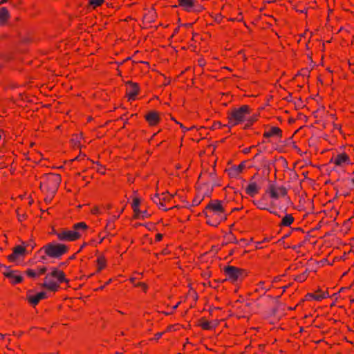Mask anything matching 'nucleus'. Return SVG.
<instances>
[{"label":"nucleus","mask_w":354,"mask_h":354,"mask_svg":"<svg viewBox=\"0 0 354 354\" xmlns=\"http://www.w3.org/2000/svg\"><path fill=\"white\" fill-rule=\"evenodd\" d=\"M228 127H234L244 124L245 128L252 127L258 120V115L252 113L250 106L244 104L232 109L227 113Z\"/></svg>","instance_id":"nucleus-1"},{"label":"nucleus","mask_w":354,"mask_h":354,"mask_svg":"<svg viewBox=\"0 0 354 354\" xmlns=\"http://www.w3.org/2000/svg\"><path fill=\"white\" fill-rule=\"evenodd\" d=\"M203 213L206 217L207 223L214 227L225 221L227 216L223 201L219 200L210 201L203 210Z\"/></svg>","instance_id":"nucleus-2"},{"label":"nucleus","mask_w":354,"mask_h":354,"mask_svg":"<svg viewBox=\"0 0 354 354\" xmlns=\"http://www.w3.org/2000/svg\"><path fill=\"white\" fill-rule=\"evenodd\" d=\"M61 181V176L57 174H47L41 178L40 189L46 194L45 201L50 202L52 200L59 187Z\"/></svg>","instance_id":"nucleus-3"},{"label":"nucleus","mask_w":354,"mask_h":354,"mask_svg":"<svg viewBox=\"0 0 354 354\" xmlns=\"http://www.w3.org/2000/svg\"><path fill=\"white\" fill-rule=\"evenodd\" d=\"M88 226L85 222L75 223L71 230L62 229L55 232L57 238L60 241H75L80 239L88 230Z\"/></svg>","instance_id":"nucleus-4"},{"label":"nucleus","mask_w":354,"mask_h":354,"mask_svg":"<svg viewBox=\"0 0 354 354\" xmlns=\"http://www.w3.org/2000/svg\"><path fill=\"white\" fill-rule=\"evenodd\" d=\"M68 247L66 245L57 243H50L44 245L41 251L50 258H60L68 252Z\"/></svg>","instance_id":"nucleus-5"},{"label":"nucleus","mask_w":354,"mask_h":354,"mask_svg":"<svg viewBox=\"0 0 354 354\" xmlns=\"http://www.w3.org/2000/svg\"><path fill=\"white\" fill-rule=\"evenodd\" d=\"M223 272L226 277V280L232 283L242 281L247 276V272L244 269L234 266H225L223 268Z\"/></svg>","instance_id":"nucleus-6"},{"label":"nucleus","mask_w":354,"mask_h":354,"mask_svg":"<svg viewBox=\"0 0 354 354\" xmlns=\"http://www.w3.org/2000/svg\"><path fill=\"white\" fill-rule=\"evenodd\" d=\"M173 198L174 196L169 192H164L161 194H156L152 198V200L160 209L164 211H168L169 209H171L176 207L171 203Z\"/></svg>","instance_id":"nucleus-7"},{"label":"nucleus","mask_w":354,"mask_h":354,"mask_svg":"<svg viewBox=\"0 0 354 354\" xmlns=\"http://www.w3.org/2000/svg\"><path fill=\"white\" fill-rule=\"evenodd\" d=\"M287 189L282 185H277L275 183L269 184L266 190V194L271 198L272 201L279 200L287 195Z\"/></svg>","instance_id":"nucleus-8"},{"label":"nucleus","mask_w":354,"mask_h":354,"mask_svg":"<svg viewBox=\"0 0 354 354\" xmlns=\"http://www.w3.org/2000/svg\"><path fill=\"white\" fill-rule=\"evenodd\" d=\"M178 6L187 12L200 13L205 10L197 0H178Z\"/></svg>","instance_id":"nucleus-9"},{"label":"nucleus","mask_w":354,"mask_h":354,"mask_svg":"<svg viewBox=\"0 0 354 354\" xmlns=\"http://www.w3.org/2000/svg\"><path fill=\"white\" fill-rule=\"evenodd\" d=\"M268 194H263L261 197L257 200L252 201L253 204L259 209L269 211L270 213L277 214L275 211L271 210L270 208L274 207L272 202H270Z\"/></svg>","instance_id":"nucleus-10"},{"label":"nucleus","mask_w":354,"mask_h":354,"mask_svg":"<svg viewBox=\"0 0 354 354\" xmlns=\"http://www.w3.org/2000/svg\"><path fill=\"white\" fill-rule=\"evenodd\" d=\"M26 248L24 245H17L12 249V252L8 256V259L11 263L17 262L26 255Z\"/></svg>","instance_id":"nucleus-11"},{"label":"nucleus","mask_w":354,"mask_h":354,"mask_svg":"<svg viewBox=\"0 0 354 354\" xmlns=\"http://www.w3.org/2000/svg\"><path fill=\"white\" fill-rule=\"evenodd\" d=\"M126 96L129 100H135L136 96L139 94L140 86L136 82L128 81L126 82Z\"/></svg>","instance_id":"nucleus-12"},{"label":"nucleus","mask_w":354,"mask_h":354,"mask_svg":"<svg viewBox=\"0 0 354 354\" xmlns=\"http://www.w3.org/2000/svg\"><path fill=\"white\" fill-rule=\"evenodd\" d=\"M254 176H253L250 180L248 185L245 189V192L247 195L250 197H254L257 196L261 189V185L259 183L254 180Z\"/></svg>","instance_id":"nucleus-13"},{"label":"nucleus","mask_w":354,"mask_h":354,"mask_svg":"<svg viewBox=\"0 0 354 354\" xmlns=\"http://www.w3.org/2000/svg\"><path fill=\"white\" fill-rule=\"evenodd\" d=\"M282 136V130L278 127H266L263 133V138L267 140L271 138L281 139Z\"/></svg>","instance_id":"nucleus-14"},{"label":"nucleus","mask_w":354,"mask_h":354,"mask_svg":"<svg viewBox=\"0 0 354 354\" xmlns=\"http://www.w3.org/2000/svg\"><path fill=\"white\" fill-rule=\"evenodd\" d=\"M205 187H207V191L203 192L202 187L198 190L197 195L193 199V205H198L203 201L205 196L208 197L210 196L212 189V187L209 184H205Z\"/></svg>","instance_id":"nucleus-15"},{"label":"nucleus","mask_w":354,"mask_h":354,"mask_svg":"<svg viewBox=\"0 0 354 354\" xmlns=\"http://www.w3.org/2000/svg\"><path fill=\"white\" fill-rule=\"evenodd\" d=\"M4 276L8 278L12 284H18L23 281V277L17 270H8L3 272Z\"/></svg>","instance_id":"nucleus-16"},{"label":"nucleus","mask_w":354,"mask_h":354,"mask_svg":"<svg viewBox=\"0 0 354 354\" xmlns=\"http://www.w3.org/2000/svg\"><path fill=\"white\" fill-rule=\"evenodd\" d=\"M46 297V294L44 292H40L35 295L30 293L27 294L26 299L29 304L32 306H36L41 300Z\"/></svg>","instance_id":"nucleus-17"},{"label":"nucleus","mask_w":354,"mask_h":354,"mask_svg":"<svg viewBox=\"0 0 354 354\" xmlns=\"http://www.w3.org/2000/svg\"><path fill=\"white\" fill-rule=\"evenodd\" d=\"M245 167V162H241L239 165H234L227 170L228 175L231 178H237L243 172Z\"/></svg>","instance_id":"nucleus-18"},{"label":"nucleus","mask_w":354,"mask_h":354,"mask_svg":"<svg viewBox=\"0 0 354 354\" xmlns=\"http://www.w3.org/2000/svg\"><path fill=\"white\" fill-rule=\"evenodd\" d=\"M331 162L336 166H342L343 165L350 164V158L346 153L337 154L335 158L331 159Z\"/></svg>","instance_id":"nucleus-19"},{"label":"nucleus","mask_w":354,"mask_h":354,"mask_svg":"<svg viewBox=\"0 0 354 354\" xmlns=\"http://www.w3.org/2000/svg\"><path fill=\"white\" fill-rule=\"evenodd\" d=\"M218 320H212V321H208L204 318H201L199 321L198 326L203 329V330H213L215 329L218 326Z\"/></svg>","instance_id":"nucleus-20"},{"label":"nucleus","mask_w":354,"mask_h":354,"mask_svg":"<svg viewBox=\"0 0 354 354\" xmlns=\"http://www.w3.org/2000/svg\"><path fill=\"white\" fill-rule=\"evenodd\" d=\"M306 297L308 300L313 299L315 301H322V299L328 297L329 295L327 292L322 291V290H317L314 292L308 293Z\"/></svg>","instance_id":"nucleus-21"},{"label":"nucleus","mask_w":354,"mask_h":354,"mask_svg":"<svg viewBox=\"0 0 354 354\" xmlns=\"http://www.w3.org/2000/svg\"><path fill=\"white\" fill-rule=\"evenodd\" d=\"M44 286L51 291H56L59 287V283L47 274L45 277Z\"/></svg>","instance_id":"nucleus-22"},{"label":"nucleus","mask_w":354,"mask_h":354,"mask_svg":"<svg viewBox=\"0 0 354 354\" xmlns=\"http://www.w3.org/2000/svg\"><path fill=\"white\" fill-rule=\"evenodd\" d=\"M145 119L150 126H156L160 120L159 113L156 111H151L145 115Z\"/></svg>","instance_id":"nucleus-23"},{"label":"nucleus","mask_w":354,"mask_h":354,"mask_svg":"<svg viewBox=\"0 0 354 354\" xmlns=\"http://www.w3.org/2000/svg\"><path fill=\"white\" fill-rule=\"evenodd\" d=\"M46 271V268L45 266H40L37 269H28L26 271V274L30 278H37L43 275Z\"/></svg>","instance_id":"nucleus-24"},{"label":"nucleus","mask_w":354,"mask_h":354,"mask_svg":"<svg viewBox=\"0 0 354 354\" xmlns=\"http://www.w3.org/2000/svg\"><path fill=\"white\" fill-rule=\"evenodd\" d=\"M48 275H50L51 278L56 279V281L59 283L66 280L64 272L58 269L53 270L50 273L48 274Z\"/></svg>","instance_id":"nucleus-25"},{"label":"nucleus","mask_w":354,"mask_h":354,"mask_svg":"<svg viewBox=\"0 0 354 354\" xmlns=\"http://www.w3.org/2000/svg\"><path fill=\"white\" fill-rule=\"evenodd\" d=\"M310 270L308 268H305L301 273L292 276L293 279L299 283L305 281L309 276Z\"/></svg>","instance_id":"nucleus-26"},{"label":"nucleus","mask_w":354,"mask_h":354,"mask_svg":"<svg viewBox=\"0 0 354 354\" xmlns=\"http://www.w3.org/2000/svg\"><path fill=\"white\" fill-rule=\"evenodd\" d=\"M10 18V13L5 7L0 8V26L4 25Z\"/></svg>","instance_id":"nucleus-27"},{"label":"nucleus","mask_w":354,"mask_h":354,"mask_svg":"<svg viewBox=\"0 0 354 354\" xmlns=\"http://www.w3.org/2000/svg\"><path fill=\"white\" fill-rule=\"evenodd\" d=\"M294 221H295V218L293 217V216L292 214H286L282 218L279 225L281 227H288V226H290L291 224H292Z\"/></svg>","instance_id":"nucleus-28"},{"label":"nucleus","mask_w":354,"mask_h":354,"mask_svg":"<svg viewBox=\"0 0 354 354\" xmlns=\"http://www.w3.org/2000/svg\"><path fill=\"white\" fill-rule=\"evenodd\" d=\"M97 263V272H101L103 269H104L106 266V259L104 256L100 255L97 257L96 259Z\"/></svg>","instance_id":"nucleus-29"},{"label":"nucleus","mask_w":354,"mask_h":354,"mask_svg":"<svg viewBox=\"0 0 354 354\" xmlns=\"http://www.w3.org/2000/svg\"><path fill=\"white\" fill-rule=\"evenodd\" d=\"M141 200L139 197L136 196V192H134V196H133L131 207L133 212V214L140 210Z\"/></svg>","instance_id":"nucleus-30"},{"label":"nucleus","mask_w":354,"mask_h":354,"mask_svg":"<svg viewBox=\"0 0 354 354\" xmlns=\"http://www.w3.org/2000/svg\"><path fill=\"white\" fill-rule=\"evenodd\" d=\"M151 216V213H150L148 210L140 209L133 214V217L137 219H145L149 218Z\"/></svg>","instance_id":"nucleus-31"},{"label":"nucleus","mask_w":354,"mask_h":354,"mask_svg":"<svg viewBox=\"0 0 354 354\" xmlns=\"http://www.w3.org/2000/svg\"><path fill=\"white\" fill-rule=\"evenodd\" d=\"M81 140H82V135L81 134H75L72 136V138L71 139V142L74 147L78 148L80 146Z\"/></svg>","instance_id":"nucleus-32"},{"label":"nucleus","mask_w":354,"mask_h":354,"mask_svg":"<svg viewBox=\"0 0 354 354\" xmlns=\"http://www.w3.org/2000/svg\"><path fill=\"white\" fill-rule=\"evenodd\" d=\"M124 209V206L122 207L119 210V214H113L111 215L107 220L112 222H115L120 216V215L123 213Z\"/></svg>","instance_id":"nucleus-33"},{"label":"nucleus","mask_w":354,"mask_h":354,"mask_svg":"<svg viewBox=\"0 0 354 354\" xmlns=\"http://www.w3.org/2000/svg\"><path fill=\"white\" fill-rule=\"evenodd\" d=\"M115 222L106 221V225L105 226V230L106 232L110 233L111 231L115 230Z\"/></svg>","instance_id":"nucleus-34"},{"label":"nucleus","mask_w":354,"mask_h":354,"mask_svg":"<svg viewBox=\"0 0 354 354\" xmlns=\"http://www.w3.org/2000/svg\"><path fill=\"white\" fill-rule=\"evenodd\" d=\"M104 0H89V3L93 7H97L101 6Z\"/></svg>","instance_id":"nucleus-35"},{"label":"nucleus","mask_w":354,"mask_h":354,"mask_svg":"<svg viewBox=\"0 0 354 354\" xmlns=\"http://www.w3.org/2000/svg\"><path fill=\"white\" fill-rule=\"evenodd\" d=\"M135 287H140L144 292H147L148 289L147 285L143 282L137 283L136 284H135Z\"/></svg>","instance_id":"nucleus-36"},{"label":"nucleus","mask_w":354,"mask_h":354,"mask_svg":"<svg viewBox=\"0 0 354 354\" xmlns=\"http://www.w3.org/2000/svg\"><path fill=\"white\" fill-rule=\"evenodd\" d=\"M180 128L182 129L183 133H186L187 131L192 130L195 128L194 126H192L189 128L185 127L182 123H179Z\"/></svg>","instance_id":"nucleus-37"},{"label":"nucleus","mask_w":354,"mask_h":354,"mask_svg":"<svg viewBox=\"0 0 354 354\" xmlns=\"http://www.w3.org/2000/svg\"><path fill=\"white\" fill-rule=\"evenodd\" d=\"M255 249L256 250H260L264 248L266 246L262 243L261 241H257L254 243Z\"/></svg>","instance_id":"nucleus-38"},{"label":"nucleus","mask_w":354,"mask_h":354,"mask_svg":"<svg viewBox=\"0 0 354 354\" xmlns=\"http://www.w3.org/2000/svg\"><path fill=\"white\" fill-rule=\"evenodd\" d=\"M91 213L93 214H99L100 213V208L97 206L95 207H93L92 209H91Z\"/></svg>","instance_id":"nucleus-39"},{"label":"nucleus","mask_w":354,"mask_h":354,"mask_svg":"<svg viewBox=\"0 0 354 354\" xmlns=\"http://www.w3.org/2000/svg\"><path fill=\"white\" fill-rule=\"evenodd\" d=\"M163 235L160 233H158L155 236V241L159 242L162 239Z\"/></svg>","instance_id":"nucleus-40"},{"label":"nucleus","mask_w":354,"mask_h":354,"mask_svg":"<svg viewBox=\"0 0 354 354\" xmlns=\"http://www.w3.org/2000/svg\"><path fill=\"white\" fill-rule=\"evenodd\" d=\"M254 146H251V147H250L244 148V149H243V153L244 154H248V153H249L251 151V149H252V148H254Z\"/></svg>","instance_id":"nucleus-41"},{"label":"nucleus","mask_w":354,"mask_h":354,"mask_svg":"<svg viewBox=\"0 0 354 354\" xmlns=\"http://www.w3.org/2000/svg\"><path fill=\"white\" fill-rule=\"evenodd\" d=\"M223 19V16L221 14H218L215 17V21L218 23H221Z\"/></svg>","instance_id":"nucleus-42"},{"label":"nucleus","mask_w":354,"mask_h":354,"mask_svg":"<svg viewBox=\"0 0 354 354\" xmlns=\"http://www.w3.org/2000/svg\"><path fill=\"white\" fill-rule=\"evenodd\" d=\"M163 333H157L154 335V339L158 340L162 336Z\"/></svg>","instance_id":"nucleus-43"},{"label":"nucleus","mask_w":354,"mask_h":354,"mask_svg":"<svg viewBox=\"0 0 354 354\" xmlns=\"http://www.w3.org/2000/svg\"><path fill=\"white\" fill-rule=\"evenodd\" d=\"M225 125H223L220 122H217L216 123H215L214 124V127L215 128H218V129H221L223 127H224Z\"/></svg>","instance_id":"nucleus-44"},{"label":"nucleus","mask_w":354,"mask_h":354,"mask_svg":"<svg viewBox=\"0 0 354 354\" xmlns=\"http://www.w3.org/2000/svg\"><path fill=\"white\" fill-rule=\"evenodd\" d=\"M243 16H242V13H241V12H240V13L239 14L238 17H236V21H243Z\"/></svg>","instance_id":"nucleus-45"},{"label":"nucleus","mask_w":354,"mask_h":354,"mask_svg":"<svg viewBox=\"0 0 354 354\" xmlns=\"http://www.w3.org/2000/svg\"><path fill=\"white\" fill-rule=\"evenodd\" d=\"M270 240V238H264L262 241H261V242H262V243L264 245V243H269Z\"/></svg>","instance_id":"nucleus-46"},{"label":"nucleus","mask_w":354,"mask_h":354,"mask_svg":"<svg viewBox=\"0 0 354 354\" xmlns=\"http://www.w3.org/2000/svg\"><path fill=\"white\" fill-rule=\"evenodd\" d=\"M270 240V238H264L262 241H261V242H262V243L264 245V243H269Z\"/></svg>","instance_id":"nucleus-47"},{"label":"nucleus","mask_w":354,"mask_h":354,"mask_svg":"<svg viewBox=\"0 0 354 354\" xmlns=\"http://www.w3.org/2000/svg\"><path fill=\"white\" fill-rule=\"evenodd\" d=\"M18 219L19 221L22 222L26 219V216L24 215H19Z\"/></svg>","instance_id":"nucleus-48"},{"label":"nucleus","mask_w":354,"mask_h":354,"mask_svg":"<svg viewBox=\"0 0 354 354\" xmlns=\"http://www.w3.org/2000/svg\"><path fill=\"white\" fill-rule=\"evenodd\" d=\"M198 62L201 66H203L205 65V60L203 59H198Z\"/></svg>","instance_id":"nucleus-49"},{"label":"nucleus","mask_w":354,"mask_h":354,"mask_svg":"<svg viewBox=\"0 0 354 354\" xmlns=\"http://www.w3.org/2000/svg\"><path fill=\"white\" fill-rule=\"evenodd\" d=\"M97 171L101 173L102 174H104L105 173L104 168H103L102 167H100V168L97 169Z\"/></svg>","instance_id":"nucleus-50"},{"label":"nucleus","mask_w":354,"mask_h":354,"mask_svg":"<svg viewBox=\"0 0 354 354\" xmlns=\"http://www.w3.org/2000/svg\"><path fill=\"white\" fill-rule=\"evenodd\" d=\"M136 277H131L129 279V281L133 284V286H135V284H136L137 283H135L136 281Z\"/></svg>","instance_id":"nucleus-51"},{"label":"nucleus","mask_w":354,"mask_h":354,"mask_svg":"<svg viewBox=\"0 0 354 354\" xmlns=\"http://www.w3.org/2000/svg\"><path fill=\"white\" fill-rule=\"evenodd\" d=\"M297 268V266H296V264H295V265H292V266H290L289 267V268H288V269H289V270H295Z\"/></svg>","instance_id":"nucleus-52"},{"label":"nucleus","mask_w":354,"mask_h":354,"mask_svg":"<svg viewBox=\"0 0 354 354\" xmlns=\"http://www.w3.org/2000/svg\"><path fill=\"white\" fill-rule=\"evenodd\" d=\"M180 304V302H178L176 305H174V306L172 307L173 310H176V309L178 307V306H179V304Z\"/></svg>","instance_id":"nucleus-53"},{"label":"nucleus","mask_w":354,"mask_h":354,"mask_svg":"<svg viewBox=\"0 0 354 354\" xmlns=\"http://www.w3.org/2000/svg\"><path fill=\"white\" fill-rule=\"evenodd\" d=\"M335 128L338 129L339 131L341 130V125L340 124H335L334 125Z\"/></svg>","instance_id":"nucleus-54"},{"label":"nucleus","mask_w":354,"mask_h":354,"mask_svg":"<svg viewBox=\"0 0 354 354\" xmlns=\"http://www.w3.org/2000/svg\"><path fill=\"white\" fill-rule=\"evenodd\" d=\"M167 253H168V252H167V250L165 249V250H163L161 252L160 254L165 255V254H167Z\"/></svg>","instance_id":"nucleus-55"},{"label":"nucleus","mask_w":354,"mask_h":354,"mask_svg":"<svg viewBox=\"0 0 354 354\" xmlns=\"http://www.w3.org/2000/svg\"><path fill=\"white\" fill-rule=\"evenodd\" d=\"M105 286H106L105 285L99 287L98 288H97L96 290H102L104 288Z\"/></svg>","instance_id":"nucleus-56"},{"label":"nucleus","mask_w":354,"mask_h":354,"mask_svg":"<svg viewBox=\"0 0 354 354\" xmlns=\"http://www.w3.org/2000/svg\"><path fill=\"white\" fill-rule=\"evenodd\" d=\"M111 281H112V279H109V280L105 283V284H104V285H105V286H107V285L110 284Z\"/></svg>","instance_id":"nucleus-57"},{"label":"nucleus","mask_w":354,"mask_h":354,"mask_svg":"<svg viewBox=\"0 0 354 354\" xmlns=\"http://www.w3.org/2000/svg\"><path fill=\"white\" fill-rule=\"evenodd\" d=\"M104 239H105V236H102V237H101V239H100V242H99V243H102V241L104 240Z\"/></svg>","instance_id":"nucleus-58"},{"label":"nucleus","mask_w":354,"mask_h":354,"mask_svg":"<svg viewBox=\"0 0 354 354\" xmlns=\"http://www.w3.org/2000/svg\"><path fill=\"white\" fill-rule=\"evenodd\" d=\"M228 21H236V18H230L228 19Z\"/></svg>","instance_id":"nucleus-59"},{"label":"nucleus","mask_w":354,"mask_h":354,"mask_svg":"<svg viewBox=\"0 0 354 354\" xmlns=\"http://www.w3.org/2000/svg\"><path fill=\"white\" fill-rule=\"evenodd\" d=\"M171 120H174L176 124H179V123H180V122H178L177 120H176V119H175V118H171Z\"/></svg>","instance_id":"nucleus-60"},{"label":"nucleus","mask_w":354,"mask_h":354,"mask_svg":"<svg viewBox=\"0 0 354 354\" xmlns=\"http://www.w3.org/2000/svg\"><path fill=\"white\" fill-rule=\"evenodd\" d=\"M264 283H265L264 282L261 281V282L259 283V286H260V287L263 286Z\"/></svg>","instance_id":"nucleus-61"},{"label":"nucleus","mask_w":354,"mask_h":354,"mask_svg":"<svg viewBox=\"0 0 354 354\" xmlns=\"http://www.w3.org/2000/svg\"><path fill=\"white\" fill-rule=\"evenodd\" d=\"M8 0H0V5L6 2Z\"/></svg>","instance_id":"nucleus-62"},{"label":"nucleus","mask_w":354,"mask_h":354,"mask_svg":"<svg viewBox=\"0 0 354 354\" xmlns=\"http://www.w3.org/2000/svg\"><path fill=\"white\" fill-rule=\"evenodd\" d=\"M205 176V174H201V176H199V179H202L203 178V176Z\"/></svg>","instance_id":"nucleus-63"},{"label":"nucleus","mask_w":354,"mask_h":354,"mask_svg":"<svg viewBox=\"0 0 354 354\" xmlns=\"http://www.w3.org/2000/svg\"><path fill=\"white\" fill-rule=\"evenodd\" d=\"M120 209H119V208H117V209H116V211H115L116 214H119V210H120Z\"/></svg>","instance_id":"nucleus-64"}]
</instances>
